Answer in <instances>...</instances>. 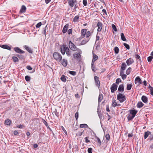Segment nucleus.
<instances>
[{
    "mask_svg": "<svg viewBox=\"0 0 153 153\" xmlns=\"http://www.w3.org/2000/svg\"><path fill=\"white\" fill-rule=\"evenodd\" d=\"M86 31L87 29H83L81 30V35L79 38V40L82 39L85 37V36L86 35Z\"/></svg>",
    "mask_w": 153,
    "mask_h": 153,
    "instance_id": "obj_6",
    "label": "nucleus"
},
{
    "mask_svg": "<svg viewBox=\"0 0 153 153\" xmlns=\"http://www.w3.org/2000/svg\"><path fill=\"white\" fill-rule=\"evenodd\" d=\"M121 82L122 81L120 79L118 78L116 79V82L117 84L118 85L119 83Z\"/></svg>",
    "mask_w": 153,
    "mask_h": 153,
    "instance_id": "obj_50",
    "label": "nucleus"
},
{
    "mask_svg": "<svg viewBox=\"0 0 153 153\" xmlns=\"http://www.w3.org/2000/svg\"><path fill=\"white\" fill-rule=\"evenodd\" d=\"M153 59V57L150 56L147 57V60L148 62H151Z\"/></svg>",
    "mask_w": 153,
    "mask_h": 153,
    "instance_id": "obj_49",
    "label": "nucleus"
},
{
    "mask_svg": "<svg viewBox=\"0 0 153 153\" xmlns=\"http://www.w3.org/2000/svg\"><path fill=\"white\" fill-rule=\"evenodd\" d=\"M150 133L151 132L149 131H147L145 132L144 135V139H146Z\"/></svg>",
    "mask_w": 153,
    "mask_h": 153,
    "instance_id": "obj_29",
    "label": "nucleus"
},
{
    "mask_svg": "<svg viewBox=\"0 0 153 153\" xmlns=\"http://www.w3.org/2000/svg\"><path fill=\"white\" fill-rule=\"evenodd\" d=\"M53 113L55 114L56 116L57 117H59V113L57 111V110L55 109V111H53Z\"/></svg>",
    "mask_w": 153,
    "mask_h": 153,
    "instance_id": "obj_53",
    "label": "nucleus"
},
{
    "mask_svg": "<svg viewBox=\"0 0 153 153\" xmlns=\"http://www.w3.org/2000/svg\"><path fill=\"white\" fill-rule=\"evenodd\" d=\"M68 46L70 49L73 51H77L79 53H82V51L81 50L78 48L76 45L70 40L69 42Z\"/></svg>",
    "mask_w": 153,
    "mask_h": 153,
    "instance_id": "obj_2",
    "label": "nucleus"
},
{
    "mask_svg": "<svg viewBox=\"0 0 153 153\" xmlns=\"http://www.w3.org/2000/svg\"><path fill=\"white\" fill-rule=\"evenodd\" d=\"M144 105V104L141 102H140L137 103V108H140L142 107Z\"/></svg>",
    "mask_w": 153,
    "mask_h": 153,
    "instance_id": "obj_28",
    "label": "nucleus"
},
{
    "mask_svg": "<svg viewBox=\"0 0 153 153\" xmlns=\"http://www.w3.org/2000/svg\"><path fill=\"white\" fill-rule=\"evenodd\" d=\"M16 56L21 59H24V56L22 55L17 54Z\"/></svg>",
    "mask_w": 153,
    "mask_h": 153,
    "instance_id": "obj_47",
    "label": "nucleus"
},
{
    "mask_svg": "<svg viewBox=\"0 0 153 153\" xmlns=\"http://www.w3.org/2000/svg\"><path fill=\"white\" fill-rule=\"evenodd\" d=\"M117 103L116 102V100H113L112 104V106L114 107L117 106Z\"/></svg>",
    "mask_w": 153,
    "mask_h": 153,
    "instance_id": "obj_42",
    "label": "nucleus"
},
{
    "mask_svg": "<svg viewBox=\"0 0 153 153\" xmlns=\"http://www.w3.org/2000/svg\"><path fill=\"white\" fill-rule=\"evenodd\" d=\"M0 47L3 49H6L10 51L11 49V48L10 46L6 45H1Z\"/></svg>",
    "mask_w": 153,
    "mask_h": 153,
    "instance_id": "obj_18",
    "label": "nucleus"
},
{
    "mask_svg": "<svg viewBox=\"0 0 153 153\" xmlns=\"http://www.w3.org/2000/svg\"><path fill=\"white\" fill-rule=\"evenodd\" d=\"M98 56L96 55H93V59L92 60V63H94V62L98 59Z\"/></svg>",
    "mask_w": 153,
    "mask_h": 153,
    "instance_id": "obj_25",
    "label": "nucleus"
},
{
    "mask_svg": "<svg viewBox=\"0 0 153 153\" xmlns=\"http://www.w3.org/2000/svg\"><path fill=\"white\" fill-rule=\"evenodd\" d=\"M92 33H91L90 31H86V37L87 39H90L89 36L91 35Z\"/></svg>",
    "mask_w": 153,
    "mask_h": 153,
    "instance_id": "obj_33",
    "label": "nucleus"
},
{
    "mask_svg": "<svg viewBox=\"0 0 153 153\" xmlns=\"http://www.w3.org/2000/svg\"><path fill=\"white\" fill-rule=\"evenodd\" d=\"M127 67L126 64L124 63H123L121 65V69L120 72L122 73L124 72V71L126 69Z\"/></svg>",
    "mask_w": 153,
    "mask_h": 153,
    "instance_id": "obj_10",
    "label": "nucleus"
},
{
    "mask_svg": "<svg viewBox=\"0 0 153 153\" xmlns=\"http://www.w3.org/2000/svg\"><path fill=\"white\" fill-rule=\"evenodd\" d=\"M25 79L27 81L29 82L30 80V77L29 76L27 75L25 76Z\"/></svg>",
    "mask_w": 153,
    "mask_h": 153,
    "instance_id": "obj_48",
    "label": "nucleus"
},
{
    "mask_svg": "<svg viewBox=\"0 0 153 153\" xmlns=\"http://www.w3.org/2000/svg\"><path fill=\"white\" fill-rule=\"evenodd\" d=\"M47 26V25H46L44 28H43V31L42 33V34L44 35L45 36H46V27Z\"/></svg>",
    "mask_w": 153,
    "mask_h": 153,
    "instance_id": "obj_44",
    "label": "nucleus"
},
{
    "mask_svg": "<svg viewBox=\"0 0 153 153\" xmlns=\"http://www.w3.org/2000/svg\"><path fill=\"white\" fill-rule=\"evenodd\" d=\"M103 99V95L102 94H100L98 97V108L100 105V103L101 102Z\"/></svg>",
    "mask_w": 153,
    "mask_h": 153,
    "instance_id": "obj_24",
    "label": "nucleus"
},
{
    "mask_svg": "<svg viewBox=\"0 0 153 153\" xmlns=\"http://www.w3.org/2000/svg\"><path fill=\"white\" fill-rule=\"evenodd\" d=\"M68 73L70 74L73 76H75L76 74V72L74 71H70Z\"/></svg>",
    "mask_w": 153,
    "mask_h": 153,
    "instance_id": "obj_43",
    "label": "nucleus"
},
{
    "mask_svg": "<svg viewBox=\"0 0 153 153\" xmlns=\"http://www.w3.org/2000/svg\"><path fill=\"white\" fill-rule=\"evenodd\" d=\"M148 88L149 89L151 95L153 96V88L149 85Z\"/></svg>",
    "mask_w": 153,
    "mask_h": 153,
    "instance_id": "obj_30",
    "label": "nucleus"
},
{
    "mask_svg": "<svg viewBox=\"0 0 153 153\" xmlns=\"http://www.w3.org/2000/svg\"><path fill=\"white\" fill-rule=\"evenodd\" d=\"M131 71V67L128 68L126 71V74L127 75H128Z\"/></svg>",
    "mask_w": 153,
    "mask_h": 153,
    "instance_id": "obj_35",
    "label": "nucleus"
},
{
    "mask_svg": "<svg viewBox=\"0 0 153 153\" xmlns=\"http://www.w3.org/2000/svg\"><path fill=\"white\" fill-rule=\"evenodd\" d=\"M94 79L95 82V85L99 88L100 83V81L99 80V77L97 76H95L94 77Z\"/></svg>",
    "mask_w": 153,
    "mask_h": 153,
    "instance_id": "obj_7",
    "label": "nucleus"
},
{
    "mask_svg": "<svg viewBox=\"0 0 153 153\" xmlns=\"http://www.w3.org/2000/svg\"><path fill=\"white\" fill-rule=\"evenodd\" d=\"M26 7L24 5H22L19 11V13L21 14L25 13L26 12Z\"/></svg>",
    "mask_w": 153,
    "mask_h": 153,
    "instance_id": "obj_14",
    "label": "nucleus"
},
{
    "mask_svg": "<svg viewBox=\"0 0 153 153\" xmlns=\"http://www.w3.org/2000/svg\"><path fill=\"white\" fill-rule=\"evenodd\" d=\"M135 57L137 59H138L139 61L140 62H141V60L140 59V56L138 54H135Z\"/></svg>",
    "mask_w": 153,
    "mask_h": 153,
    "instance_id": "obj_38",
    "label": "nucleus"
},
{
    "mask_svg": "<svg viewBox=\"0 0 153 153\" xmlns=\"http://www.w3.org/2000/svg\"><path fill=\"white\" fill-rule=\"evenodd\" d=\"M118 91L119 92H123L124 91V87L123 84L120 85L118 88Z\"/></svg>",
    "mask_w": 153,
    "mask_h": 153,
    "instance_id": "obj_19",
    "label": "nucleus"
},
{
    "mask_svg": "<svg viewBox=\"0 0 153 153\" xmlns=\"http://www.w3.org/2000/svg\"><path fill=\"white\" fill-rule=\"evenodd\" d=\"M65 77V75L63 74L60 78V79L63 82H65L66 81Z\"/></svg>",
    "mask_w": 153,
    "mask_h": 153,
    "instance_id": "obj_32",
    "label": "nucleus"
},
{
    "mask_svg": "<svg viewBox=\"0 0 153 153\" xmlns=\"http://www.w3.org/2000/svg\"><path fill=\"white\" fill-rule=\"evenodd\" d=\"M128 112H130V114L134 117H135L136 114L137 112V111L135 109H131L128 110Z\"/></svg>",
    "mask_w": 153,
    "mask_h": 153,
    "instance_id": "obj_12",
    "label": "nucleus"
},
{
    "mask_svg": "<svg viewBox=\"0 0 153 153\" xmlns=\"http://www.w3.org/2000/svg\"><path fill=\"white\" fill-rule=\"evenodd\" d=\"M27 68L29 70H31L32 69V68L30 65H27L26 66Z\"/></svg>",
    "mask_w": 153,
    "mask_h": 153,
    "instance_id": "obj_61",
    "label": "nucleus"
},
{
    "mask_svg": "<svg viewBox=\"0 0 153 153\" xmlns=\"http://www.w3.org/2000/svg\"><path fill=\"white\" fill-rule=\"evenodd\" d=\"M97 27H98L97 31L100 32L102 28V24L100 22H98L97 24Z\"/></svg>",
    "mask_w": 153,
    "mask_h": 153,
    "instance_id": "obj_13",
    "label": "nucleus"
},
{
    "mask_svg": "<svg viewBox=\"0 0 153 153\" xmlns=\"http://www.w3.org/2000/svg\"><path fill=\"white\" fill-rule=\"evenodd\" d=\"M134 83L135 84L138 83L139 84L142 83V80L139 76H137L136 78L134 81Z\"/></svg>",
    "mask_w": 153,
    "mask_h": 153,
    "instance_id": "obj_17",
    "label": "nucleus"
},
{
    "mask_svg": "<svg viewBox=\"0 0 153 153\" xmlns=\"http://www.w3.org/2000/svg\"><path fill=\"white\" fill-rule=\"evenodd\" d=\"M17 127L20 129L23 128V126L22 125L20 124L17 126Z\"/></svg>",
    "mask_w": 153,
    "mask_h": 153,
    "instance_id": "obj_63",
    "label": "nucleus"
},
{
    "mask_svg": "<svg viewBox=\"0 0 153 153\" xmlns=\"http://www.w3.org/2000/svg\"><path fill=\"white\" fill-rule=\"evenodd\" d=\"M111 26L113 29L116 32L117 31V29L116 27V26L114 24H112Z\"/></svg>",
    "mask_w": 153,
    "mask_h": 153,
    "instance_id": "obj_46",
    "label": "nucleus"
},
{
    "mask_svg": "<svg viewBox=\"0 0 153 153\" xmlns=\"http://www.w3.org/2000/svg\"><path fill=\"white\" fill-rule=\"evenodd\" d=\"M12 59L14 62H17L19 61V59L16 56H13Z\"/></svg>",
    "mask_w": 153,
    "mask_h": 153,
    "instance_id": "obj_40",
    "label": "nucleus"
},
{
    "mask_svg": "<svg viewBox=\"0 0 153 153\" xmlns=\"http://www.w3.org/2000/svg\"><path fill=\"white\" fill-rule=\"evenodd\" d=\"M134 62V60L131 58H130L127 59L126 61V62L128 66L130 65Z\"/></svg>",
    "mask_w": 153,
    "mask_h": 153,
    "instance_id": "obj_11",
    "label": "nucleus"
},
{
    "mask_svg": "<svg viewBox=\"0 0 153 153\" xmlns=\"http://www.w3.org/2000/svg\"><path fill=\"white\" fill-rule=\"evenodd\" d=\"M90 39H84L82 40L79 44H78V45H83L86 44L89 40Z\"/></svg>",
    "mask_w": 153,
    "mask_h": 153,
    "instance_id": "obj_20",
    "label": "nucleus"
},
{
    "mask_svg": "<svg viewBox=\"0 0 153 153\" xmlns=\"http://www.w3.org/2000/svg\"><path fill=\"white\" fill-rule=\"evenodd\" d=\"M53 57L54 58L56 61L60 62L62 60V56L59 53L55 52L53 53Z\"/></svg>",
    "mask_w": 153,
    "mask_h": 153,
    "instance_id": "obj_4",
    "label": "nucleus"
},
{
    "mask_svg": "<svg viewBox=\"0 0 153 153\" xmlns=\"http://www.w3.org/2000/svg\"><path fill=\"white\" fill-rule=\"evenodd\" d=\"M97 139L98 143L100 144V145L101 143V142L100 140V138L98 137H97Z\"/></svg>",
    "mask_w": 153,
    "mask_h": 153,
    "instance_id": "obj_62",
    "label": "nucleus"
},
{
    "mask_svg": "<svg viewBox=\"0 0 153 153\" xmlns=\"http://www.w3.org/2000/svg\"><path fill=\"white\" fill-rule=\"evenodd\" d=\"M42 25V23L41 22H39L36 25V28L39 27Z\"/></svg>",
    "mask_w": 153,
    "mask_h": 153,
    "instance_id": "obj_55",
    "label": "nucleus"
},
{
    "mask_svg": "<svg viewBox=\"0 0 153 153\" xmlns=\"http://www.w3.org/2000/svg\"><path fill=\"white\" fill-rule=\"evenodd\" d=\"M132 86V84L128 83L127 85L126 89L127 90H130L131 89Z\"/></svg>",
    "mask_w": 153,
    "mask_h": 153,
    "instance_id": "obj_31",
    "label": "nucleus"
},
{
    "mask_svg": "<svg viewBox=\"0 0 153 153\" xmlns=\"http://www.w3.org/2000/svg\"><path fill=\"white\" fill-rule=\"evenodd\" d=\"M81 53H79L76 52L73 54L74 59H76L78 62H79L81 60V56L80 54Z\"/></svg>",
    "mask_w": 153,
    "mask_h": 153,
    "instance_id": "obj_5",
    "label": "nucleus"
},
{
    "mask_svg": "<svg viewBox=\"0 0 153 153\" xmlns=\"http://www.w3.org/2000/svg\"><path fill=\"white\" fill-rule=\"evenodd\" d=\"M14 51L17 53H24L25 51L21 50L18 47H15L14 48Z\"/></svg>",
    "mask_w": 153,
    "mask_h": 153,
    "instance_id": "obj_9",
    "label": "nucleus"
},
{
    "mask_svg": "<svg viewBox=\"0 0 153 153\" xmlns=\"http://www.w3.org/2000/svg\"><path fill=\"white\" fill-rule=\"evenodd\" d=\"M121 39L123 41H125L126 40V39L124 36V34L123 33H121Z\"/></svg>",
    "mask_w": 153,
    "mask_h": 153,
    "instance_id": "obj_34",
    "label": "nucleus"
},
{
    "mask_svg": "<svg viewBox=\"0 0 153 153\" xmlns=\"http://www.w3.org/2000/svg\"><path fill=\"white\" fill-rule=\"evenodd\" d=\"M118 86L115 83H113L111 87V91L112 93H114L116 90Z\"/></svg>",
    "mask_w": 153,
    "mask_h": 153,
    "instance_id": "obj_8",
    "label": "nucleus"
},
{
    "mask_svg": "<svg viewBox=\"0 0 153 153\" xmlns=\"http://www.w3.org/2000/svg\"><path fill=\"white\" fill-rule=\"evenodd\" d=\"M84 132V131L83 130L82 132H79L78 133L76 134V136H81L82 134V133Z\"/></svg>",
    "mask_w": 153,
    "mask_h": 153,
    "instance_id": "obj_52",
    "label": "nucleus"
},
{
    "mask_svg": "<svg viewBox=\"0 0 153 153\" xmlns=\"http://www.w3.org/2000/svg\"><path fill=\"white\" fill-rule=\"evenodd\" d=\"M80 128H88V126L86 124H82L80 125Z\"/></svg>",
    "mask_w": 153,
    "mask_h": 153,
    "instance_id": "obj_37",
    "label": "nucleus"
},
{
    "mask_svg": "<svg viewBox=\"0 0 153 153\" xmlns=\"http://www.w3.org/2000/svg\"><path fill=\"white\" fill-rule=\"evenodd\" d=\"M117 100L120 103H122L126 100V97L123 94L119 93L117 95Z\"/></svg>",
    "mask_w": 153,
    "mask_h": 153,
    "instance_id": "obj_3",
    "label": "nucleus"
},
{
    "mask_svg": "<svg viewBox=\"0 0 153 153\" xmlns=\"http://www.w3.org/2000/svg\"><path fill=\"white\" fill-rule=\"evenodd\" d=\"M79 113L78 111H77L75 115V117L76 118V120H77L78 118Z\"/></svg>",
    "mask_w": 153,
    "mask_h": 153,
    "instance_id": "obj_56",
    "label": "nucleus"
},
{
    "mask_svg": "<svg viewBox=\"0 0 153 153\" xmlns=\"http://www.w3.org/2000/svg\"><path fill=\"white\" fill-rule=\"evenodd\" d=\"M60 49L61 53L62 54L64 55L66 52L68 56H70L71 55V51L68 47H66L65 45H63L62 47L60 48Z\"/></svg>",
    "mask_w": 153,
    "mask_h": 153,
    "instance_id": "obj_1",
    "label": "nucleus"
},
{
    "mask_svg": "<svg viewBox=\"0 0 153 153\" xmlns=\"http://www.w3.org/2000/svg\"><path fill=\"white\" fill-rule=\"evenodd\" d=\"M122 73L121 72H120V76H121L122 79L123 80L126 79L127 77V76L126 74L123 73Z\"/></svg>",
    "mask_w": 153,
    "mask_h": 153,
    "instance_id": "obj_27",
    "label": "nucleus"
},
{
    "mask_svg": "<svg viewBox=\"0 0 153 153\" xmlns=\"http://www.w3.org/2000/svg\"><path fill=\"white\" fill-rule=\"evenodd\" d=\"M114 52L115 54H117L119 53V49L117 47H115L114 48Z\"/></svg>",
    "mask_w": 153,
    "mask_h": 153,
    "instance_id": "obj_41",
    "label": "nucleus"
},
{
    "mask_svg": "<svg viewBox=\"0 0 153 153\" xmlns=\"http://www.w3.org/2000/svg\"><path fill=\"white\" fill-rule=\"evenodd\" d=\"M141 100L143 102L147 103L148 102V98L146 96L143 95L141 97Z\"/></svg>",
    "mask_w": 153,
    "mask_h": 153,
    "instance_id": "obj_23",
    "label": "nucleus"
},
{
    "mask_svg": "<svg viewBox=\"0 0 153 153\" xmlns=\"http://www.w3.org/2000/svg\"><path fill=\"white\" fill-rule=\"evenodd\" d=\"M42 122L45 125V126H48V123L44 119H42Z\"/></svg>",
    "mask_w": 153,
    "mask_h": 153,
    "instance_id": "obj_59",
    "label": "nucleus"
},
{
    "mask_svg": "<svg viewBox=\"0 0 153 153\" xmlns=\"http://www.w3.org/2000/svg\"><path fill=\"white\" fill-rule=\"evenodd\" d=\"M76 2V0H68V4L71 7L74 6V4Z\"/></svg>",
    "mask_w": 153,
    "mask_h": 153,
    "instance_id": "obj_16",
    "label": "nucleus"
},
{
    "mask_svg": "<svg viewBox=\"0 0 153 153\" xmlns=\"http://www.w3.org/2000/svg\"><path fill=\"white\" fill-rule=\"evenodd\" d=\"M72 29H69L68 31V34H70L72 33Z\"/></svg>",
    "mask_w": 153,
    "mask_h": 153,
    "instance_id": "obj_64",
    "label": "nucleus"
},
{
    "mask_svg": "<svg viewBox=\"0 0 153 153\" xmlns=\"http://www.w3.org/2000/svg\"><path fill=\"white\" fill-rule=\"evenodd\" d=\"M68 26V24H66L64 26L62 30V32L63 33H65L67 32Z\"/></svg>",
    "mask_w": 153,
    "mask_h": 153,
    "instance_id": "obj_22",
    "label": "nucleus"
},
{
    "mask_svg": "<svg viewBox=\"0 0 153 153\" xmlns=\"http://www.w3.org/2000/svg\"><path fill=\"white\" fill-rule=\"evenodd\" d=\"M92 149L91 148H89L88 149V153H92Z\"/></svg>",
    "mask_w": 153,
    "mask_h": 153,
    "instance_id": "obj_60",
    "label": "nucleus"
},
{
    "mask_svg": "<svg viewBox=\"0 0 153 153\" xmlns=\"http://www.w3.org/2000/svg\"><path fill=\"white\" fill-rule=\"evenodd\" d=\"M62 65L64 67H66L68 64V62L65 59H63L62 61L60 62Z\"/></svg>",
    "mask_w": 153,
    "mask_h": 153,
    "instance_id": "obj_15",
    "label": "nucleus"
},
{
    "mask_svg": "<svg viewBox=\"0 0 153 153\" xmlns=\"http://www.w3.org/2000/svg\"><path fill=\"white\" fill-rule=\"evenodd\" d=\"M24 48L29 53H33V51L31 48L25 45L24 46Z\"/></svg>",
    "mask_w": 153,
    "mask_h": 153,
    "instance_id": "obj_21",
    "label": "nucleus"
},
{
    "mask_svg": "<svg viewBox=\"0 0 153 153\" xmlns=\"http://www.w3.org/2000/svg\"><path fill=\"white\" fill-rule=\"evenodd\" d=\"M123 45L125 46V48H126L127 49H129L130 46L129 45L127 44V43H123Z\"/></svg>",
    "mask_w": 153,
    "mask_h": 153,
    "instance_id": "obj_45",
    "label": "nucleus"
},
{
    "mask_svg": "<svg viewBox=\"0 0 153 153\" xmlns=\"http://www.w3.org/2000/svg\"><path fill=\"white\" fill-rule=\"evenodd\" d=\"M99 107L98 108V107L97 108V112L98 116L102 114L101 113V111H99Z\"/></svg>",
    "mask_w": 153,
    "mask_h": 153,
    "instance_id": "obj_57",
    "label": "nucleus"
},
{
    "mask_svg": "<svg viewBox=\"0 0 153 153\" xmlns=\"http://www.w3.org/2000/svg\"><path fill=\"white\" fill-rule=\"evenodd\" d=\"M105 138L108 141L110 139V136L109 134H106L105 135Z\"/></svg>",
    "mask_w": 153,
    "mask_h": 153,
    "instance_id": "obj_54",
    "label": "nucleus"
},
{
    "mask_svg": "<svg viewBox=\"0 0 153 153\" xmlns=\"http://www.w3.org/2000/svg\"><path fill=\"white\" fill-rule=\"evenodd\" d=\"M11 121L9 119H7L5 121V123L7 125L9 126L10 125Z\"/></svg>",
    "mask_w": 153,
    "mask_h": 153,
    "instance_id": "obj_39",
    "label": "nucleus"
},
{
    "mask_svg": "<svg viewBox=\"0 0 153 153\" xmlns=\"http://www.w3.org/2000/svg\"><path fill=\"white\" fill-rule=\"evenodd\" d=\"M134 117L133 116H131L130 114H129L127 117V119L128 121L132 120L134 118Z\"/></svg>",
    "mask_w": 153,
    "mask_h": 153,
    "instance_id": "obj_36",
    "label": "nucleus"
},
{
    "mask_svg": "<svg viewBox=\"0 0 153 153\" xmlns=\"http://www.w3.org/2000/svg\"><path fill=\"white\" fill-rule=\"evenodd\" d=\"M94 63L91 62V68L92 71L94 72H95L96 70L94 69L95 67H94Z\"/></svg>",
    "mask_w": 153,
    "mask_h": 153,
    "instance_id": "obj_51",
    "label": "nucleus"
},
{
    "mask_svg": "<svg viewBox=\"0 0 153 153\" xmlns=\"http://www.w3.org/2000/svg\"><path fill=\"white\" fill-rule=\"evenodd\" d=\"M79 15H78L75 16L73 19V21L74 22H78L79 18Z\"/></svg>",
    "mask_w": 153,
    "mask_h": 153,
    "instance_id": "obj_26",
    "label": "nucleus"
},
{
    "mask_svg": "<svg viewBox=\"0 0 153 153\" xmlns=\"http://www.w3.org/2000/svg\"><path fill=\"white\" fill-rule=\"evenodd\" d=\"M83 4L84 6H86L87 4V0H83L82 1Z\"/></svg>",
    "mask_w": 153,
    "mask_h": 153,
    "instance_id": "obj_58",
    "label": "nucleus"
}]
</instances>
